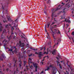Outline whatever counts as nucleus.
<instances>
[{"label": "nucleus", "mask_w": 74, "mask_h": 74, "mask_svg": "<svg viewBox=\"0 0 74 74\" xmlns=\"http://www.w3.org/2000/svg\"><path fill=\"white\" fill-rule=\"evenodd\" d=\"M14 48H15V50H14V51H12V49H9V51H10L11 54L12 55H14V52H15L16 53V54L17 55H18V56L19 59H21V58H22V59H23V56H22V55L21 54V53L19 52L18 53L17 49H16L15 47H14Z\"/></svg>", "instance_id": "obj_1"}, {"label": "nucleus", "mask_w": 74, "mask_h": 74, "mask_svg": "<svg viewBox=\"0 0 74 74\" xmlns=\"http://www.w3.org/2000/svg\"><path fill=\"white\" fill-rule=\"evenodd\" d=\"M62 6H63V5H60L58 6V7H60V8H57L56 10H55V9H54L52 10V11H53V12H52V14H51V16L52 17L51 19L52 20L53 19V16L54 13H55V11H58V10H60V8H61V7H62Z\"/></svg>", "instance_id": "obj_2"}, {"label": "nucleus", "mask_w": 74, "mask_h": 74, "mask_svg": "<svg viewBox=\"0 0 74 74\" xmlns=\"http://www.w3.org/2000/svg\"><path fill=\"white\" fill-rule=\"evenodd\" d=\"M65 7H66V8H65L63 10V12H65L68 10L67 8H69L70 7V5L69 4L67 3L65 5Z\"/></svg>", "instance_id": "obj_3"}, {"label": "nucleus", "mask_w": 74, "mask_h": 74, "mask_svg": "<svg viewBox=\"0 0 74 74\" xmlns=\"http://www.w3.org/2000/svg\"><path fill=\"white\" fill-rule=\"evenodd\" d=\"M19 44H20L19 45L20 47H24L25 45V43H21V41H20L19 42Z\"/></svg>", "instance_id": "obj_4"}, {"label": "nucleus", "mask_w": 74, "mask_h": 74, "mask_svg": "<svg viewBox=\"0 0 74 74\" xmlns=\"http://www.w3.org/2000/svg\"><path fill=\"white\" fill-rule=\"evenodd\" d=\"M18 66H19L20 69H21V67L22 66V61H21V60H20L18 61Z\"/></svg>", "instance_id": "obj_5"}, {"label": "nucleus", "mask_w": 74, "mask_h": 74, "mask_svg": "<svg viewBox=\"0 0 74 74\" xmlns=\"http://www.w3.org/2000/svg\"><path fill=\"white\" fill-rule=\"evenodd\" d=\"M5 29H4L3 30V32H2V34L1 35V38L3 39V38H5V37L4 36H3V34H4V33H5Z\"/></svg>", "instance_id": "obj_6"}, {"label": "nucleus", "mask_w": 74, "mask_h": 74, "mask_svg": "<svg viewBox=\"0 0 74 74\" xmlns=\"http://www.w3.org/2000/svg\"><path fill=\"white\" fill-rule=\"evenodd\" d=\"M13 61L14 62H15L14 64V67H15V66L16 63V62H17V60H16V58H13Z\"/></svg>", "instance_id": "obj_7"}, {"label": "nucleus", "mask_w": 74, "mask_h": 74, "mask_svg": "<svg viewBox=\"0 0 74 74\" xmlns=\"http://www.w3.org/2000/svg\"><path fill=\"white\" fill-rule=\"evenodd\" d=\"M64 21L66 22H68V23H71V21L70 20H69V19H68L67 20V19L66 18L65 19L64 21H63V22H64Z\"/></svg>", "instance_id": "obj_8"}, {"label": "nucleus", "mask_w": 74, "mask_h": 74, "mask_svg": "<svg viewBox=\"0 0 74 74\" xmlns=\"http://www.w3.org/2000/svg\"><path fill=\"white\" fill-rule=\"evenodd\" d=\"M46 3H47V4H49V5H51V0H48L47 2Z\"/></svg>", "instance_id": "obj_9"}, {"label": "nucleus", "mask_w": 74, "mask_h": 74, "mask_svg": "<svg viewBox=\"0 0 74 74\" xmlns=\"http://www.w3.org/2000/svg\"><path fill=\"white\" fill-rule=\"evenodd\" d=\"M32 63L33 65H34V67H35L36 68H37L38 66H37V64L34 63V62H33Z\"/></svg>", "instance_id": "obj_10"}, {"label": "nucleus", "mask_w": 74, "mask_h": 74, "mask_svg": "<svg viewBox=\"0 0 74 74\" xmlns=\"http://www.w3.org/2000/svg\"><path fill=\"white\" fill-rule=\"evenodd\" d=\"M39 53L38 54V55H39L38 57H39V58H40L41 56H42L43 55L42 54H41L42 53V52H39Z\"/></svg>", "instance_id": "obj_11"}, {"label": "nucleus", "mask_w": 74, "mask_h": 74, "mask_svg": "<svg viewBox=\"0 0 74 74\" xmlns=\"http://www.w3.org/2000/svg\"><path fill=\"white\" fill-rule=\"evenodd\" d=\"M28 62L29 63H33L32 62V59L30 58L28 59Z\"/></svg>", "instance_id": "obj_12"}, {"label": "nucleus", "mask_w": 74, "mask_h": 74, "mask_svg": "<svg viewBox=\"0 0 74 74\" xmlns=\"http://www.w3.org/2000/svg\"><path fill=\"white\" fill-rule=\"evenodd\" d=\"M47 38L48 39H51V38L50 37V36H49V34L47 32Z\"/></svg>", "instance_id": "obj_13"}, {"label": "nucleus", "mask_w": 74, "mask_h": 74, "mask_svg": "<svg viewBox=\"0 0 74 74\" xmlns=\"http://www.w3.org/2000/svg\"><path fill=\"white\" fill-rule=\"evenodd\" d=\"M50 24H51V22H49L47 23V28H49V26H50Z\"/></svg>", "instance_id": "obj_14"}, {"label": "nucleus", "mask_w": 74, "mask_h": 74, "mask_svg": "<svg viewBox=\"0 0 74 74\" xmlns=\"http://www.w3.org/2000/svg\"><path fill=\"white\" fill-rule=\"evenodd\" d=\"M55 51H56V50H55V49L54 50H53L51 52L52 54H53V55H54V53H55Z\"/></svg>", "instance_id": "obj_15"}, {"label": "nucleus", "mask_w": 74, "mask_h": 74, "mask_svg": "<svg viewBox=\"0 0 74 74\" xmlns=\"http://www.w3.org/2000/svg\"><path fill=\"white\" fill-rule=\"evenodd\" d=\"M51 45V40H50V41H49L48 43V45Z\"/></svg>", "instance_id": "obj_16"}, {"label": "nucleus", "mask_w": 74, "mask_h": 74, "mask_svg": "<svg viewBox=\"0 0 74 74\" xmlns=\"http://www.w3.org/2000/svg\"><path fill=\"white\" fill-rule=\"evenodd\" d=\"M7 38H8L9 40H11V36H10L9 38L8 37V36H7Z\"/></svg>", "instance_id": "obj_17"}, {"label": "nucleus", "mask_w": 74, "mask_h": 74, "mask_svg": "<svg viewBox=\"0 0 74 74\" xmlns=\"http://www.w3.org/2000/svg\"><path fill=\"white\" fill-rule=\"evenodd\" d=\"M27 63V62L26 61H24V66H25V65H26V64Z\"/></svg>", "instance_id": "obj_18"}, {"label": "nucleus", "mask_w": 74, "mask_h": 74, "mask_svg": "<svg viewBox=\"0 0 74 74\" xmlns=\"http://www.w3.org/2000/svg\"><path fill=\"white\" fill-rule=\"evenodd\" d=\"M46 27H47V25H45V29L46 32H47V29H46Z\"/></svg>", "instance_id": "obj_19"}, {"label": "nucleus", "mask_w": 74, "mask_h": 74, "mask_svg": "<svg viewBox=\"0 0 74 74\" xmlns=\"http://www.w3.org/2000/svg\"><path fill=\"white\" fill-rule=\"evenodd\" d=\"M53 64L52 65H50L49 66V67H52V68H54V67H53Z\"/></svg>", "instance_id": "obj_20"}, {"label": "nucleus", "mask_w": 74, "mask_h": 74, "mask_svg": "<svg viewBox=\"0 0 74 74\" xmlns=\"http://www.w3.org/2000/svg\"><path fill=\"white\" fill-rule=\"evenodd\" d=\"M2 29H3V27L1 26L0 28V32H1V31H2Z\"/></svg>", "instance_id": "obj_21"}, {"label": "nucleus", "mask_w": 74, "mask_h": 74, "mask_svg": "<svg viewBox=\"0 0 74 74\" xmlns=\"http://www.w3.org/2000/svg\"><path fill=\"white\" fill-rule=\"evenodd\" d=\"M56 26H57V25H53V28H55L56 27H57Z\"/></svg>", "instance_id": "obj_22"}, {"label": "nucleus", "mask_w": 74, "mask_h": 74, "mask_svg": "<svg viewBox=\"0 0 74 74\" xmlns=\"http://www.w3.org/2000/svg\"><path fill=\"white\" fill-rule=\"evenodd\" d=\"M11 18H8V21H11Z\"/></svg>", "instance_id": "obj_23"}, {"label": "nucleus", "mask_w": 74, "mask_h": 74, "mask_svg": "<svg viewBox=\"0 0 74 74\" xmlns=\"http://www.w3.org/2000/svg\"><path fill=\"white\" fill-rule=\"evenodd\" d=\"M53 38L54 39V41L55 42V40H56V38H55V37H54V35H53Z\"/></svg>", "instance_id": "obj_24"}, {"label": "nucleus", "mask_w": 74, "mask_h": 74, "mask_svg": "<svg viewBox=\"0 0 74 74\" xmlns=\"http://www.w3.org/2000/svg\"><path fill=\"white\" fill-rule=\"evenodd\" d=\"M14 29V27H12V28H11V30L12 31H13V30Z\"/></svg>", "instance_id": "obj_25"}, {"label": "nucleus", "mask_w": 74, "mask_h": 74, "mask_svg": "<svg viewBox=\"0 0 74 74\" xmlns=\"http://www.w3.org/2000/svg\"><path fill=\"white\" fill-rule=\"evenodd\" d=\"M58 32L57 33L58 34H61V33H60V32L59 30H58Z\"/></svg>", "instance_id": "obj_26"}, {"label": "nucleus", "mask_w": 74, "mask_h": 74, "mask_svg": "<svg viewBox=\"0 0 74 74\" xmlns=\"http://www.w3.org/2000/svg\"><path fill=\"white\" fill-rule=\"evenodd\" d=\"M26 53V52L25 51H24L23 52V55L24 56H25V53Z\"/></svg>", "instance_id": "obj_27"}, {"label": "nucleus", "mask_w": 74, "mask_h": 74, "mask_svg": "<svg viewBox=\"0 0 74 74\" xmlns=\"http://www.w3.org/2000/svg\"><path fill=\"white\" fill-rule=\"evenodd\" d=\"M50 30H51V31L53 33H54V32H53V30H52V28H50Z\"/></svg>", "instance_id": "obj_28"}, {"label": "nucleus", "mask_w": 74, "mask_h": 74, "mask_svg": "<svg viewBox=\"0 0 74 74\" xmlns=\"http://www.w3.org/2000/svg\"><path fill=\"white\" fill-rule=\"evenodd\" d=\"M55 22H53L52 24L51 25L50 27H51V26H52V25H53V24H55Z\"/></svg>", "instance_id": "obj_29"}, {"label": "nucleus", "mask_w": 74, "mask_h": 74, "mask_svg": "<svg viewBox=\"0 0 74 74\" xmlns=\"http://www.w3.org/2000/svg\"><path fill=\"white\" fill-rule=\"evenodd\" d=\"M25 50V49L23 48H22L21 49V51H23Z\"/></svg>", "instance_id": "obj_30"}, {"label": "nucleus", "mask_w": 74, "mask_h": 74, "mask_svg": "<svg viewBox=\"0 0 74 74\" xmlns=\"http://www.w3.org/2000/svg\"><path fill=\"white\" fill-rule=\"evenodd\" d=\"M58 42H60L61 41V40L60 38H58Z\"/></svg>", "instance_id": "obj_31"}, {"label": "nucleus", "mask_w": 74, "mask_h": 74, "mask_svg": "<svg viewBox=\"0 0 74 74\" xmlns=\"http://www.w3.org/2000/svg\"><path fill=\"white\" fill-rule=\"evenodd\" d=\"M5 27H6L7 28H8V25H7L5 26Z\"/></svg>", "instance_id": "obj_32"}, {"label": "nucleus", "mask_w": 74, "mask_h": 74, "mask_svg": "<svg viewBox=\"0 0 74 74\" xmlns=\"http://www.w3.org/2000/svg\"><path fill=\"white\" fill-rule=\"evenodd\" d=\"M49 67H47V70H46V69L45 70V71H46L47 70H49Z\"/></svg>", "instance_id": "obj_33"}, {"label": "nucleus", "mask_w": 74, "mask_h": 74, "mask_svg": "<svg viewBox=\"0 0 74 74\" xmlns=\"http://www.w3.org/2000/svg\"><path fill=\"white\" fill-rule=\"evenodd\" d=\"M63 19V16H61V19Z\"/></svg>", "instance_id": "obj_34"}, {"label": "nucleus", "mask_w": 74, "mask_h": 74, "mask_svg": "<svg viewBox=\"0 0 74 74\" xmlns=\"http://www.w3.org/2000/svg\"><path fill=\"white\" fill-rule=\"evenodd\" d=\"M0 60H3V58L1 57H0Z\"/></svg>", "instance_id": "obj_35"}, {"label": "nucleus", "mask_w": 74, "mask_h": 74, "mask_svg": "<svg viewBox=\"0 0 74 74\" xmlns=\"http://www.w3.org/2000/svg\"><path fill=\"white\" fill-rule=\"evenodd\" d=\"M58 56L60 58V55L59 54H58Z\"/></svg>", "instance_id": "obj_36"}, {"label": "nucleus", "mask_w": 74, "mask_h": 74, "mask_svg": "<svg viewBox=\"0 0 74 74\" xmlns=\"http://www.w3.org/2000/svg\"><path fill=\"white\" fill-rule=\"evenodd\" d=\"M3 22L4 23H5V22H7V20H5V21L3 20Z\"/></svg>", "instance_id": "obj_37"}, {"label": "nucleus", "mask_w": 74, "mask_h": 74, "mask_svg": "<svg viewBox=\"0 0 74 74\" xmlns=\"http://www.w3.org/2000/svg\"><path fill=\"white\" fill-rule=\"evenodd\" d=\"M72 35L74 36V31L72 33Z\"/></svg>", "instance_id": "obj_38"}, {"label": "nucleus", "mask_w": 74, "mask_h": 74, "mask_svg": "<svg viewBox=\"0 0 74 74\" xmlns=\"http://www.w3.org/2000/svg\"><path fill=\"white\" fill-rule=\"evenodd\" d=\"M35 54H37V55H38V53H37V52H36L35 53Z\"/></svg>", "instance_id": "obj_39"}, {"label": "nucleus", "mask_w": 74, "mask_h": 74, "mask_svg": "<svg viewBox=\"0 0 74 74\" xmlns=\"http://www.w3.org/2000/svg\"><path fill=\"white\" fill-rule=\"evenodd\" d=\"M11 34H14V32L13 31H12Z\"/></svg>", "instance_id": "obj_40"}, {"label": "nucleus", "mask_w": 74, "mask_h": 74, "mask_svg": "<svg viewBox=\"0 0 74 74\" xmlns=\"http://www.w3.org/2000/svg\"><path fill=\"white\" fill-rule=\"evenodd\" d=\"M56 62L57 63V64H58V63H60V62H59L58 61H56Z\"/></svg>", "instance_id": "obj_41"}, {"label": "nucleus", "mask_w": 74, "mask_h": 74, "mask_svg": "<svg viewBox=\"0 0 74 74\" xmlns=\"http://www.w3.org/2000/svg\"><path fill=\"white\" fill-rule=\"evenodd\" d=\"M35 71H37V68H35Z\"/></svg>", "instance_id": "obj_42"}, {"label": "nucleus", "mask_w": 74, "mask_h": 74, "mask_svg": "<svg viewBox=\"0 0 74 74\" xmlns=\"http://www.w3.org/2000/svg\"><path fill=\"white\" fill-rule=\"evenodd\" d=\"M71 38L73 40V42L74 43V39H73V37H72Z\"/></svg>", "instance_id": "obj_43"}, {"label": "nucleus", "mask_w": 74, "mask_h": 74, "mask_svg": "<svg viewBox=\"0 0 74 74\" xmlns=\"http://www.w3.org/2000/svg\"><path fill=\"white\" fill-rule=\"evenodd\" d=\"M2 55V56H3V58H5V56L3 55Z\"/></svg>", "instance_id": "obj_44"}, {"label": "nucleus", "mask_w": 74, "mask_h": 74, "mask_svg": "<svg viewBox=\"0 0 74 74\" xmlns=\"http://www.w3.org/2000/svg\"><path fill=\"white\" fill-rule=\"evenodd\" d=\"M33 50H34V51H37L38 49H34Z\"/></svg>", "instance_id": "obj_45"}, {"label": "nucleus", "mask_w": 74, "mask_h": 74, "mask_svg": "<svg viewBox=\"0 0 74 74\" xmlns=\"http://www.w3.org/2000/svg\"><path fill=\"white\" fill-rule=\"evenodd\" d=\"M8 70H9V69L8 68H7V69H6V71H8Z\"/></svg>", "instance_id": "obj_46"}, {"label": "nucleus", "mask_w": 74, "mask_h": 74, "mask_svg": "<svg viewBox=\"0 0 74 74\" xmlns=\"http://www.w3.org/2000/svg\"><path fill=\"white\" fill-rule=\"evenodd\" d=\"M53 74H56V73L54 72V71H53Z\"/></svg>", "instance_id": "obj_47"}, {"label": "nucleus", "mask_w": 74, "mask_h": 74, "mask_svg": "<svg viewBox=\"0 0 74 74\" xmlns=\"http://www.w3.org/2000/svg\"><path fill=\"white\" fill-rule=\"evenodd\" d=\"M8 25L9 26H10V27H11V24H9Z\"/></svg>", "instance_id": "obj_48"}, {"label": "nucleus", "mask_w": 74, "mask_h": 74, "mask_svg": "<svg viewBox=\"0 0 74 74\" xmlns=\"http://www.w3.org/2000/svg\"><path fill=\"white\" fill-rule=\"evenodd\" d=\"M60 67L61 69H62V66H60Z\"/></svg>", "instance_id": "obj_49"}, {"label": "nucleus", "mask_w": 74, "mask_h": 74, "mask_svg": "<svg viewBox=\"0 0 74 74\" xmlns=\"http://www.w3.org/2000/svg\"><path fill=\"white\" fill-rule=\"evenodd\" d=\"M14 27H15V29H17L16 27V26L15 25H14Z\"/></svg>", "instance_id": "obj_50"}, {"label": "nucleus", "mask_w": 74, "mask_h": 74, "mask_svg": "<svg viewBox=\"0 0 74 74\" xmlns=\"http://www.w3.org/2000/svg\"><path fill=\"white\" fill-rule=\"evenodd\" d=\"M28 52L29 53H30V51H27V53H28Z\"/></svg>", "instance_id": "obj_51"}, {"label": "nucleus", "mask_w": 74, "mask_h": 74, "mask_svg": "<svg viewBox=\"0 0 74 74\" xmlns=\"http://www.w3.org/2000/svg\"><path fill=\"white\" fill-rule=\"evenodd\" d=\"M46 57H47V56H45V57L43 58V59H45V58H46Z\"/></svg>", "instance_id": "obj_52"}, {"label": "nucleus", "mask_w": 74, "mask_h": 74, "mask_svg": "<svg viewBox=\"0 0 74 74\" xmlns=\"http://www.w3.org/2000/svg\"><path fill=\"white\" fill-rule=\"evenodd\" d=\"M46 49L45 48V47H44V51H45V50Z\"/></svg>", "instance_id": "obj_53"}, {"label": "nucleus", "mask_w": 74, "mask_h": 74, "mask_svg": "<svg viewBox=\"0 0 74 74\" xmlns=\"http://www.w3.org/2000/svg\"><path fill=\"white\" fill-rule=\"evenodd\" d=\"M32 55V54H31L30 55H29V56H31Z\"/></svg>", "instance_id": "obj_54"}, {"label": "nucleus", "mask_w": 74, "mask_h": 74, "mask_svg": "<svg viewBox=\"0 0 74 74\" xmlns=\"http://www.w3.org/2000/svg\"><path fill=\"white\" fill-rule=\"evenodd\" d=\"M33 67V66L32 65H31V66H30V68H32V67Z\"/></svg>", "instance_id": "obj_55"}, {"label": "nucleus", "mask_w": 74, "mask_h": 74, "mask_svg": "<svg viewBox=\"0 0 74 74\" xmlns=\"http://www.w3.org/2000/svg\"><path fill=\"white\" fill-rule=\"evenodd\" d=\"M56 58L58 60H59V58H58V57H56Z\"/></svg>", "instance_id": "obj_56"}, {"label": "nucleus", "mask_w": 74, "mask_h": 74, "mask_svg": "<svg viewBox=\"0 0 74 74\" xmlns=\"http://www.w3.org/2000/svg\"><path fill=\"white\" fill-rule=\"evenodd\" d=\"M47 52H45L44 53V54H45V53H46Z\"/></svg>", "instance_id": "obj_57"}, {"label": "nucleus", "mask_w": 74, "mask_h": 74, "mask_svg": "<svg viewBox=\"0 0 74 74\" xmlns=\"http://www.w3.org/2000/svg\"><path fill=\"white\" fill-rule=\"evenodd\" d=\"M41 62H42V64H43V62H40V63H41Z\"/></svg>", "instance_id": "obj_58"}, {"label": "nucleus", "mask_w": 74, "mask_h": 74, "mask_svg": "<svg viewBox=\"0 0 74 74\" xmlns=\"http://www.w3.org/2000/svg\"><path fill=\"white\" fill-rule=\"evenodd\" d=\"M16 73V71H15L14 73V74H16V73Z\"/></svg>", "instance_id": "obj_59"}, {"label": "nucleus", "mask_w": 74, "mask_h": 74, "mask_svg": "<svg viewBox=\"0 0 74 74\" xmlns=\"http://www.w3.org/2000/svg\"><path fill=\"white\" fill-rule=\"evenodd\" d=\"M41 73H42L43 74V73H44V71H42L41 72Z\"/></svg>", "instance_id": "obj_60"}, {"label": "nucleus", "mask_w": 74, "mask_h": 74, "mask_svg": "<svg viewBox=\"0 0 74 74\" xmlns=\"http://www.w3.org/2000/svg\"><path fill=\"white\" fill-rule=\"evenodd\" d=\"M17 20H18V19H16L15 20V22H17Z\"/></svg>", "instance_id": "obj_61"}, {"label": "nucleus", "mask_w": 74, "mask_h": 74, "mask_svg": "<svg viewBox=\"0 0 74 74\" xmlns=\"http://www.w3.org/2000/svg\"><path fill=\"white\" fill-rule=\"evenodd\" d=\"M62 5H63V4H64H64H65L64 3H63V2L62 3Z\"/></svg>", "instance_id": "obj_62"}, {"label": "nucleus", "mask_w": 74, "mask_h": 74, "mask_svg": "<svg viewBox=\"0 0 74 74\" xmlns=\"http://www.w3.org/2000/svg\"><path fill=\"white\" fill-rule=\"evenodd\" d=\"M46 55H48V52H47V53H46Z\"/></svg>", "instance_id": "obj_63"}, {"label": "nucleus", "mask_w": 74, "mask_h": 74, "mask_svg": "<svg viewBox=\"0 0 74 74\" xmlns=\"http://www.w3.org/2000/svg\"><path fill=\"white\" fill-rule=\"evenodd\" d=\"M54 30H55V31H56V33H57V32H56V30H57L56 29H54Z\"/></svg>", "instance_id": "obj_64"}]
</instances>
